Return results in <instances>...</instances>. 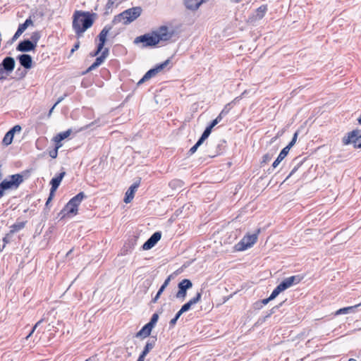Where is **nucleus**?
<instances>
[{"mask_svg":"<svg viewBox=\"0 0 361 361\" xmlns=\"http://www.w3.org/2000/svg\"><path fill=\"white\" fill-rule=\"evenodd\" d=\"M224 116V114H221V112L219 114V116L215 118L218 121V123L222 120L223 117Z\"/></svg>","mask_w":361,"mask_h":361,"instance_id":"56","label":"nucleus"},{"mask_svg":"<svg viewBox=\"0 0 361 361\" xmlns=\"http://www.w3.org/2000/svg\"><path fill=\"white\" fill-rule=\"evenodd\" d=\"M304 161H305V159H302L300 157H298L293 160L292 165H293V168L291 170L290 173H289V175L288 176V177L286 178V180H287L289 177H290L293 174H294L297 171L298 168L303 164Z\"/></svg>","mask_w":361,"mask_h":361,"instance_id":"23","label":"nucleus"},{"mask_svg":"<svg viewBox=\"0 0 361 361\" xmlns=\"http://www.w3.org/2000/svg\"><path fill=\"white\" fill-rule=\"evenodd\" d=\"M157 338L155 337L149 338L144 348L142 353L147 355L149 352L154 347Z\"/></svg>","mask_w":361,"mask_h":361,"instance_id":"26","label":"nucleus"},{"mask_svg":"<svg viewBox=\"0 0 361 361\" xmlns=\"http://www.w3.org/2000/svg\"><path fill=\"white\" fill-rule=\"evenodd\" d=\"M267 11V6L262 5L260 6L256 11L255 13L253 14L251 17H250L249 20L250 23H255L263 18L265 13Z\"/></svg>","mask_w":361,"mask_h":361,"instance_id":"17","label":"nucleus"},{"mask_svg":"<svg viewBox=\"0 0 361 361\" xmlns=\"http://www.w3.org/2000/svg\"><path fill=\"white\" fill-rule=\"evenodd\" d=\"M117 0H108L106 6H105V13L108 14L109 13V11L111 10V8L114 7L116 1Z\"/></svg>","mask_w":361,"mask_h":361,"instance_id":"35","label":"nucleus"},{"mask_svg":"<svg viewBox=\"0 0 361 361\" xmlns=\"http://www.w3.org/2000/svg\"><path fill=\"white\" fill-rule=\"evenodd\" d=\"M141 13L142 8L140 6L128 8L115 16L112 20V24L116 25L123 22L124 25H128L137 19L141 15Z\"/></svg>","mask_w":361,"mask_h":361,"instance_id":"2","label":"nucleus"},{"mask_svg":"<svg viewBox=\"0 0 361 361\" xmlns=\"http://www.w3.org/2000/svg\"><path fill=\"white\" fill-rule=\"evenodd\" d=\"M171 276H169L167 277V279L164 281V283L161 286V287L159 288V290L161 291V293L164 292V290H165V288L168 286V285L169 284L170 281H171Z\"/></svg>","mask_w":361,"mask_h":361,"instance_id":"40","label":"nucleus"},{"mask_svg":"<svg viewBox=\"0 0 361 361\" xmlns=\"http://www.w3.org/2000/svg\"><path fill=\"white\" fill-rule=\"evenodd\" d=\"M43 322V319H40L39 321H38L35 325L32 327V329L31 331V332L28 334V336L26 337V338H28L32 334L33 332L35 331V330L39 326V324Z\"/></svg>","mask_w":361,"mask_h":361,"instance_id":"45","label":"nucleus"},{"mask_svg":"<svg viewBox=\"0 0 361 361\" xmlns=\"http://www.w3.org/2000/svg\"><path fill=\"white\" fill-rule=\"evenodd\" d=\"M178 321V319H176V317H173V319H171V321L169 322V325L171 327H173L175 326V324H176Z\"/></svg>","mask_w":361,"mask_h":361,"instance_id":"50","label":"nucleus"},{"mask_svg":"<svg viewBox=\"0 0 361 361\" xmlns=\"http://www.w3.org/2000/svg\"><path fill=\"white\" fill-rule=\"evenodd\" d=\"M297 137H298V133H295L294 135H293V137L292 138V140L289 142V144L286 147V149H288L289 150L290 149V148L295 145V143L296 142V140H297Z\"/></svg>","mask_w":361,"mask_h":361,"instance_id":"41","label":"nucleus"},{"mask_svg":"<svg viewBox=\"0 0 361 361\" xmlns=\"http://www.w3.org/2000/svg\"><path fill=\"white\" fill-rule=\"evenodd\" d=\"M13 135L11 134V133H9L8 131L6 133L3 138V144L6 146H8L11 144L13 139Z\"/></svg>","mask_w":361,"mask_h":361,"instance_id":"31","label":"nucleus"},{"mask_svg":"<svg viewBox=\"0 0 361 361\" xmlns=\"http://www.w3.org/2000/svg\"><path fill=\"white\" fill-rule=\"evenodd\" d=\"M271 300H271V299H270V297H269L268 298H266V299L262 300V303L263 305H265L268 304V302H269V301H271Z\"/></svg>","mask_w":361,"mask_h":361,"instance_id":"58","label":"nucleus"},{"mask_svg":"<svg viewBox=\"0 0 361 361\" xmlns=\"http://www.w3.org/2000/svg\"><path fill=\"white\" fill-rule=\"evenodd\" d=\"M273 156H274V153H270V152H268V153L264 154L262 158L261 164H267V163L269 162L271 160V159L273 158Z\"/></svg>","mask_w":361,"mask_h":361,"instance_id":"33","label":"nucleus"},{"mask_svg":"<svg viewBox=\"0 0 361 361\" xmlns=\"http://www.w3.org/2000/svg\"><path fill=\"white\" fill-rule=\"evenodd\" d=\"M55 108L54 105L51 107V109L49 110V116L51 115V114L52 113L54 109Z\"/></svg>","mask_w":361,"mask_h":361,"instance_id":"61","label":"nucleus"},{"mask_svg":"<svg viewBox=\"0 0 361 361\" xmlns=\"http://www.w3.org/2000/svg\"><path fill=\"white\" fill-rule=\"evenodd\" d=\"M343 143L345 145L353 144L355 148H361V133L358 129L349 132L347 136L343 137Z\"/></svg>","mask_w":361,"mask_h":361,"instance_id":"5","label":"nucleus"},{"mask_svg":"<svg viewBox=\"0 0 361 361\" xmlns=\"http://www.w3.org/2000/svg\"><path fill=\"white\" fill-rule=\"evenodd\" d=\"M154 327L149 323L146 324L135 335V337L146 338L149 336Z\"/></svg>","mask_w":361,"mask_h":361,"instance_id":"21","label":"nucleus"},{"mask_svg":"<svg viewBox=\"0 0 361 361\" xmlns=\"http://www.w3.org/2000/svg\"><path fill=\"white\" fill-rule=\"evenodd\" d=\"M85 197V194L83 192H80L75 196H74L73 198H71L69 201L71 202V204H73L78 207L81 202L82 201V200Z\"/></svg>","mask_w":361,"mask_h":361,"instance_id":"27","label":"nucleus"},{"mask_svg":"<svg viewBox=\"0 0 361 361\" xmlns=\"http://www.w3.org/2000/svg\"><path fill=\"white\" fill-rule=\"evenodd\" d=\"M62 146L61 144H56V147L54 149H51V151H49V156L53 158V159H55L57 157V155H58V149Z\"/></svg>","mask_w":361,"mask_h":361,"instance_id":"34","label":"nucleus"},{"mask_svg":"<svg viewBox=\"0 0 361 361\" xmlns=\"http://www.w3.org/2000/svg\"><path fill=\"white\" fill-rule=\"evenodd\" d=\"M108 55H109V49L108 48H105L102 51L101 56H104V58L106 59V58L108 56Z\"/></svg>","mask_w":361,"mask_h":361,"instance_id":"49","label":"nucleus"},{"mask_svg":"<svg viewBox=\"0 0 361 361\" xmlns=\"http://www.w3.org/2000/svg\"><path fill=\"white\" fill-rule=\"evenodd\" d=\"M35 44L30 39H24L20 42L16 47L17 51L21 52H28L35 49Z\"/></svg>","mask_w":361,"mask_h":361,"instance_id":"15","label":"nucleus"},{"mask_svg":"<svg viewBox=\"0 0 361 361\" xmlns=\"http://www.w3.org/2000/svg\"><path fill=\"white\" fill-rule=\"evenodd\" d=\"M192 283L190 280L185 279L178 284V291L176 294V298L183 300L187 295V290L192 288Z\"/></svg>","mask_w":361,"mask_h":361,"instance_id":"10","label":"nucleus"},{"mask_svg":"<svg viewBox=\"0 0 361 361\" xmlns=\"http://www.w3.org/2000/svg\"><path fill=\"white\" fill-rule=\"evenodd\" d=\"M282 291H283L282 290V288L280 287L279 285H278L274 289V290L272 291L271 294L270 295V299L271 300H274L279 295L280 293H281Z\"/></svg>","mask_w":361,"mask_h":361,"instance_id":"32","label":"nucleus"},{"mask_svg":"<svg viewBox=\"0 0 361 361\" xmlns=\"http://www.w3.org/2000/svg\"><path fill=\"white\" fill-rule=\"evenodd\" d=\"M23 182V176L20 173L11 175L10 180L5 179L0 183V199L7 190L17 189Z\"/></svg>","mask_w":361,"mask_h":361,"instance_id":"3","label":"nucleus"},{"mask_svg":"<svg viewBox=\"0 0 361 361\" xmlns=\"http://www.w3.org/2000/svg\"><path fill=\"white\" fill-rule=\"evenodd\" d=\"M283 302L280 303L279 305H277V306H275L271 310V314H273L275 312V310L278 309L281 305H282Z\"/></svg>","mask_w":361,"mask_h":361,"instance_id":"59","label":"nucleus"},{"mask_svg":"<svg viewBox=\"0 0 361 361\" xmlns=\"http://www.w3.org/2000/svg\"><path fill=\"white\" fill-rule=\"evenodd\" d=\"M146 355L147 354L142 352L137 361H144Z\"/></svg>","mask_w":361,"mask_h":361,"instance_id":"54","label":"nucleus"},{"mask_svg":"<svg viewBox=\"0 0 361 361\" xmlns=\"http://www.w3.org/2000/svg\"><path fill=\"white\" fill-rule=\"evenodd\" d=\"M22 35L21 32H18V30L16 32V33L14 34L12 39L13 40H16L17 39L20 35Z\"/></svg>","mask_w":361,"mask_h":361,"instance_id":"55","label":"nucleus"},{"mask_svg":"<svg viewBox=\"0 0 361 361\" xmlns=\"http://www.w3.org/2000/svg\"><path fill=\"white\" fill-rule=\"evenodd\" d=\"M79 47V42L75 44L74 47L71 49V52H73L75 50L78 49Z\"/></svg>","mask_w":361,"mask_h":361,"instance_id":"60","label":"nucleus"},{"mask_svg":"<svg viewBox=\"0 0 361 361\" xmlns=\"http://www.w3.org/2000/svg\"><path fill=\"white\" fill-rule=\"evenodd\" d=\"M360 306H361V302L359 304L355 305L353 306H349V307L341 308L336 312L335 314L339 315V314L354 313L356 312L357 308Z\"/></svg>","mask_w":361,"mask_h":361,"instance_id":"22","label":"nucleus"},{"mask_svg":"<svg viewBox=\"0 0 361 361\" xmlns=\"http://www.w3.org/2000/svg\"><path fill=\"white\" fill-rule=\"evenodd\" d=\"M171 62V60L169 59H166L163 63L157 65L154 68L149 70L144 76L139 80L137 82V85H140L143 83L144 82L148 80L149 79L152 78V77L155 76L158 73L161 71L163 69H164Z\"/></svg>","mask_w":361,"mask_h":361,"instance_id":"8","label":"nucleus"},{"mask_svg":"<svg viewBox=\"0 0 361 361\" xmlns=\"http://www.w3.org/2000/svg\"><path fill=\"white\" fill-rule=\"evenodd\" d=\"M208 0H183V3L187 9L196 11L200 6Z\"/></svg>","mask_w":361,"mask_h":361,"instance_id":"18","label":"nucleus"},{"mask_svg":"<svg viewBox=\"0 0 361 361\" xmlns=\"http://www.w3.org/2000/svg\"><path fill=\"white\" fill-rule=\"evenodd\" d=\"M133 42L135 44H142V48L154 47L159 44L153 31L135 37Z\"/></svg>","mask_w":361,"mask_h":361,"instance_id":"4","label":"nucleus"},{"mask_svg":"<svg viewBox=\"0 0 361 361\" xmlns=\"http://www.w3.org/2000/svg\"><path fill=\"white\" fill-rule=\"evenodd\" d=\"M161 233L160 231L154 232L149 238L142 245L144 250H148L152 248L161 239Z\"/></svg>","mask_w":361,"mask_h":361,"instance_id":"12","label":"nucleus"},{"mask_svg":"<svg viewBox=\"0 0 361 361\" xmlns=\"http://www.w3.org/2000/svg\"><path fill=\"white\" fill-rule=\"evenodd\" d=\"M161 294H162V293L161 291L158 290V292L157 293L154 298H152V302H153V303L157 302Z\"/></svg>","mask_w":361,"mask_h":361,"instance_id":"47","label":"nucleus"},{"mask_svg":"<svg viewBox=\"0 0 361 361\" xmlns=\"http://www.w3.org/2000/svg\"><path fill=\"white\" fill-rule=\"evenodd\" d=\"M357 122L359 124H361V114L360 116L357 118Z\"/></svg>","mask_w":361,"mask_h":361,"instance_id":"62","label":"nucleus"},{"mask_svg":"<svg viewBox=\"0 0 361 361\" xmlns=\"http://www.w3.org/2000/svg\"><path fill=\"white\" fill-rule=\"evenodd\" d=\"M289 151L290 150L288 149H286V147L281 151V152L279 154L278 157L276 158V159L272 164V168L273 169H275V168H276L279 166V164L287 156V154H288Z\"/></svg>","mask_w":361,"mask_h":361,"instance_id":"24","label":"nucleus"},{"mask_svg":"<svg viewBox=\"0 0 361 361\" xmlns=\"http://www.w3.org/2000/svg\"><path fill=\"white\" fill-rule=\"evenodd\" d=\"M32 20L30 18H29L26 19L23 23L19 25L17 30L23 34L24 31L27 28V27L30 25H32Z\"/></svg>","mask_w":361,"mask_h":361,"instance_id":"30","label":"nucleus"},{"mask_svg":"<svg viewBox=\"0 0 361 361\" xmlns=\"http://www.w3.org/2000/svg\"><path fill=\"white\" fill-rule=\"evenodd\" d=\"M198 147H199L195 144L194 146H192V147L190 149V150H189V153H190V154H194V153L197 151V149H198Z\"/></svg>","mask_w":361,"mask_h":361,"instance_id":"48","label":"nucleus"},{"mask_svg":"<svg viewBox=\"0 0 361 361\" xmlns=\"http://www.w3.org/2000/svg\"><path fill=\"white\" fill-rule=\"evenodd\" d=\"M139 185L140 181L135 182L128 188V190L126 192L124 197V202L126 203H129L133 200L134 197V194L137 189L138 188Z\"/></svg>","mask_w":361,"mask_h":361,"instance_id":"19","label":"nucleus"},{"mask_svg":"<svg viewBox=\"0 0 361 361\" xmlns=\"http://www.w3.org/2000/svg\"><path fill=\"white\" fill-rule=\"evenodd\" d=\"M67 96V94H65L62 97H60L58 99H57V102L54 104V106H56L57 104H59L60 102H61L64 98Z\"/></svg>","mask_w":361,"mask_h":361,"instance_id":"52","label":"nucleus"},{"mask_svg":"<svg viewBox=\"0 0 361 361\" xmlns=\"http://www.w3.org/2000/svg\"><path fill=\"white\" fill-rule=\"evenodd\" d=\"M159 319V314L157 313H154L152 314L150 321L148 322L150 326L152 325L153 327L157 324V321Z\"/></svg>","mask_w":361,"mask_h":361,"instance_id":"39","label":"nucleus"},{"mask_svg":"<svg viewBox=\"0 0 361 361\" xmlns=\"http://www.w3.org/2000/svg\"><path fill=\"white\" fill-rule=\"evenodd\" d=\"M192 305L188 301V302L185 303L181 307L180 310H182V312H185L188 311L190 309Z\"/></svg>","mask_w":361,"mask_h":361,"instance_id":"44","label":"nucleus"},{"mask_svg":"<svg viewBox=\"0 0 361 361\" xmlns=\"http://www.w3.org/2000/svg\"><path fill=\"white\" fill-rule=\"evenodd\" d=\"M153 32H155V37L157 40L158 39V43L161 41L169 40L173 35V32H169V27L165 25L159 27L157 30Z\"/></svg>","mask_w":361,"mask_h":361,"instance_id":"11","label":"nucleus"},{"mask_svg":"<svg viewBox=\"0 0 361 361\" xmlns=\"http://www.w3.org/2000/svg\"><path fill=\"white\" fill-rule=\"evenodd\" d=\"M212 130L210 128L207 127L205 130H204L203 133L202 134L201 137L207 139V137L209 136V135L212 133Z\"/></svg>","mask_w":361,"mask_h":361,"instance_id":"43","label":"nucleus"},{"mask_svg":"<svg viewBox=\"0 0 361 361\" xmlns=\"http://www.w3.org/2000/svg\"><path fill=\"white\" fill-rule=\"evenodd\" d=\"M183 313H184V312H182V310H180L176 313V314L175 315V317H176V319H178L180 318V317Z\"/></svg>","mask_w":361,"mask_h":361,"instance_id":"57","label":"nucleus"},{"mask_svg":"<svg viewBox=\"0 0 361 361\" xmlns=\"http://www.w3.org/2000/svg\"><path fill=\"white\" fill-rule=\"evenodd\" d=\"M217 124H218V121H217L216 120L214 119V120L211 122V123L209 124V126L208 127H209V128H211V130H212V128H213L216 125H217Z\"/></svg>","mask_w":361,"mask_h":361,"instance_id":"53","label":"nucleus"},{"mask_svg":"<svg viewBox=\"0 0 361 361\" xmlns=\"http://www.w3.org/2000/svg\"><path fill=\"white\" fill-rule=\"evenodd\" d=\"M201 297H202V293H201V292H199L196 294V295L194 298L190 299L189 300V302L193 305L200 301Z\"/></svg>","mask_w":361,"mask_h":361,"instance_id":"38","label":"nucleus"},{"mask_svg":"<svg viewBox=\"0 0 361 361\" xmlns=\"http://www.w3.org/2000/svg\"><path fill=\"white\" fill-rule=\"evenodd\" d=\"M8 75H6V71H4L1 67H0V80H4L6 79Z\"/></svg>","mask_w":361,"mask_h":361,"instance_id":"46","label":"nucleus"},{"mask_svg":"<svg viewBox=\"0 0 361 361\" xmlns=\"http://www.w3.org/2000/svg\"><path fill=\"white\" fill-rule=\"evenodd\" d=\"M15 66V59L11 56L5 57L0 63V67H1L4 71H6V75H9L12 73L14 70Z\"/></svg>","mask_w":361,"mask_h":361,"instance_id":"14","label":"nucleus"},{"mask_svg":"<svg viewBox=\"0 0 361 361\" xmlns=\"http://www.w3.org/2000/svg\"><path fill=\"white\" fill-rule=\"evenodd\" d=\"M348 361H357V360H356L355 359H353V358H350V359L348 360Z\"/></svg>","mask_w":361,"mask_h":361,"instance_id":"64","label":"nucleus"},{"mask_svg":"<svg viewBox=\"0 0 361 361\" xmlns=\"http://www.w3.org/2000/svg\"><path fill=\"white\" fill-rule=\"evenodd\" d=\"M65 175H66V172L62 171L58 176H56V177L53 178L51 180V181H50L51 189H50L49 196L46 202V207H48L49 202L53 199V197L54 196V193H55L56 190H57V188H59L62 179L63 178Z\"/></svg>","mask_w":361,"mask_h":361,"instance_id":"9","label":"nucleus"},{"mask_svg":"<svg viewBox=\"0 0 361 361\" xmlns=\"http://www.w3.org/2000/svg\"><path fill=\"white\" fill-rule=\"evenodd\" d=\"M97 16L94 13L76 11L73 15V28L78 38L81 37L84 32L90 27Z\"/></svg>","mask_w":361,"mask_h":361,"instance_id":"1","label":"nucleus"},{"mask_svg":"<svg viewBox=\"0 0 361 361\" xmlns=\"http://www.w3.org/2000/svg\"><path fill=\"white\" fill-rule=\"evenodd\" d=\"M26 221L16 222L11 226L10 233L11 234L22 230L25 226Z\"/></svg>","mask_w":361,"mask_h":361,"instance_id":"29","label":"nucleus"},{"mask_svg":"<svg viewBox=\"0 0 361 361\" xmlns=\"http://www.w3.org/2000/svg\"><path fill=\"white\" fill-rule=\"evenodd\" d=\"M71 129H68V130H66L64 132H61L54 137V140L56 144H61V142L64 139L67 138L71 135Z\"/></svg>","mask_w":361,"mask_h":361,"instance_id":"25","label":"nucleus"},{"mask_svg":"<svg viewBox=\"0 0 361 361\" xmlns=\"http://www.w3.org/2000/svg\"><path fill=\"white\" fill-rule=\"evenodd\" d=\"M105 59L104 56H102L101 55L99 56H97L94 61V62L87 69L85 73L90 72L97 67H99L104 61Z\"/></svg>","mask_w":361,"mask_h":361,"instance_id":"28","label":"nucleus"},{"mask_svg":"<svg viewBox=\"0 0 361 361\" xmlns=\"http://www.w3.org/2000/svg\"><path fill=\"white\" fill-rule=\"evenodd\" d=\"M73 250H70L67 254H66V256L68 257L69 255H71V253L72 252Z\"/></svg>","mask_w":361,"mask_h":361,"instance_id":"63","label":"nucleus"},{"mask_svg":"<svg viewBox=\"0 0 361 361\" xmlns=\"http://www.w3.org/2000/svg\"><path fill=\"white\" fill-rule=\"evenodd\" d=\"M302 279V277L299 275L292 276L283 280L279 285L283 290L288 289L293 285L298 284Z\"/></svg>","mask_w":361,"mask_h":361,"instance_id":"13","label":"nucleus"},{"mask_svg":"<svg viewBox=\"0 0 361 361\" xmlns=\"http://www.w3.org/2000/svg\"><path fill=\"white\" fill-rule=\"evenodd\" d=\"M40 39V34L38 32H35L31 35V42L35 44V47L37 46V42Z\"/></svg>","mask_w":361,"mask_h":361,"instance_id":"36","label":"nucleus"},{"mask_svg":"<svg viewBox=\"0 0 361 361\" xmlns=\"http://www.w3.org/2000/svg\"><path fill=\"white\" fill-rule=\"evenodd\" d=\"M259 232V230H258L257 233L244 236L243 239L235 245V250L238 251H243L251 247L256 243Z\"/></svg>","mask_w":361,"mask_h":361,"instance_id":"6","label":"nucleus"},{"mask_svg":"<svg viewBox=\"0 0 361 361\" xmlns=\"http://www.w3.org/2000/svg\"><path fill=\"white\" fill-rule=\"evenodd\" d=\"M78 207L76 205L71 204L69 201L65 207L61 211L60 214L62 215V218L69 214H76L78 212Z\"/></svg>","mask_w":361,"mask_h":361,"instance_id":"20","label":"nucleus"},{"mask_svg":"<svg viewBox=\"0 0 361 361\" xmlns=\"http://www.w3.org/2000/svg\"><path fill=\"white\" fill-rule=\"evenodd\" d=\"M17 59L18 60L20 66L25 69H30L32 66V58L30 55L27 54H23L18 56Z\"/></svg>","mask_w":361,"mask_h":361,"instance_id":"16","label":"nucleus"},{"mask_svg":"<svg viewBox=\"0 0 361 361\" xmlns=\"http://www.w3.org/2000/svg\"><path fill=\"white\" fill-rule=\"evenodd\" d=\"M234 103V101H232L231 102L227 104L224 108L222 109V111H221V114H224V116L227 115L228 114V112L231 111V109H232V104Z\"/></svg>","mask_w":361,"mask_h":361,"instance_id":"37","label":"nucleus"},{"mask_svg":"<svg viewBox=\"0 0 361 361\" xmlns=\"http://www.w3.org/2000/svg\"><path fill=\"white\" fill-rule=\"evenodd\" d=\"M112 27L113 25H106L102 30V31L98 35L99 42L97 45L96 51L93 54H91L92 56H96L99 55V53L103 50L105 43L106 42V37L109 32L111 30Z\"/></svg>","mask_w":361,"mask_h":361,"instance_id":"7","label":"nucleus"},{"mask_svg":"<svg viewBox=\"0 0 361 361\" xmlns=\"http://www.w3.org/2000/svg\"><path fill=\"white\" fill-rule=\"evenodd\" d=\"M22 130V128L19 125H16L15 126H13L11 130H8L9 133H11L12 135H14V134L16 133V132H20Z\"/></svg>","mask_w":361,"mask_h":361,"instance_id":"42","label":"nucleus"},{"mask_svg":"<svg viewBox=\"0 0 361 361\" xmlns=\"http://www.w3.org/2000/svg\"><path fill=\"white\" fill-rule=\"evenodd\" d=\"M205 138L202 137H200V139L197 140V142H196V145L200 147V145H202V143L205 141Z\"/></svg>","mask_w":361,"mask_h":361,"instance_id":"51","label":"nucleus"}]
</instances>
